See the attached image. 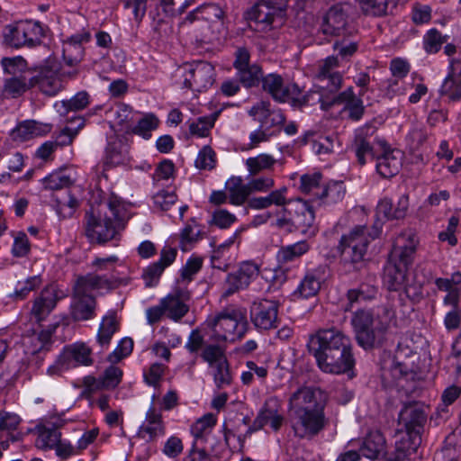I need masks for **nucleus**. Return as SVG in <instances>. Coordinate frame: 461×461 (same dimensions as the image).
<instances>
[{
  "label": "nucleus",
  "instance_id": "obj_26",
  "mask_svg": "<svg viewBox=\"0 0 461 461\" xmlns=\"http://www.w3.org/2000/svg\"><path fill=\"white\" fill-rule=\"evenodd\" d=\"M347 25V14L341 4L332 5L323 15L320 30L326 36H339Z\"/></svg>",
  "mask_w": 461,
  "mask_h": 461
},
{
  "label": "nucleus",
  "instance_id": "obj_12",
  "mask_svg": "<svg viewBox=\"0 0 461 461\" xmlns=\"http://www.w3.org/2000/svg\"><path fill=\"white\" fill-rule=\"evenodd\" d=\"M233 68L240 84L246 88L258 86L262 78L263 71L259 65L250 62V51L246 47H238L234 53Z\"/></svg>",
  "mask_w": 461,
  "mask_h": 461
},
{
  "label": "nucleus",
  "instance_id": "obj_28",
  "mask_svg": "<svg viewBox=\"0 0 461 461\" xmlns=\"http://www.w3.org/2000/svg\"><path fill=\"white\" fill-rule=\"evenodd\" d=\"M375 131L376 128L373 124L366 123L360 127L356 132L352 147L357 162L361 166L366 163L367 158L374 157L373 147L369 139L375 134Z\"/></svg>",
  "mask_w": 461,
  "mask_h": 461
},
{
  "label": "nucleus",
  "instance_id": "obj_55",
  "mask_svg": "<svg viewBox=\"0 0 461 461\" xmlns=\"http://www.w3.org/2000/svg\"><path fill=\"white\" fill-rule=\"evenodd\" d=\"M201 357L203 361L207 362L212 367L221 361L227 360L224 350L218 345H208L204 347Z\"/></svg>",
  "mask_w": 461,
  "mask_h": 461
},
{
  "label": "nucleus",
  "instance_id": "obj_51",
  "mask_svg": "<svg viewBox=\"0 0 461 461\" xmlns=\"http://www.w3.org/2000/svg\"><path fill=\"white\" fill-rule=\"evenodd\" d=\"M271 104L268 101H259L255 104L249 110V116L253 117L254 120L260 122L261 128L267 130L270 115Z\"/></svg>",
  "mask_w": 461,
  "mask_h": 461
},
{
  "label": "nucleus",
  "instance_id": "obj_37",
  "mask_svg": "<svg viewBox=\"0 0 461 461\" xmlns=\"http://www.w3.org/2000/svg\"><path fill=\"white\" fill-rule=\"evenodd\" d=\"M89 95L86 91L77 93L68 100H62L55 104L57 112L61 116H68L69 112H77L85 109L89 104Z\"/></svg>",
  "mask_w": 461,
  "mask_h": 461
},
{
  "label": "nucleus",
  "instance_id": "obj_46",
  "mask_svg": "<svg viewBox=\"0 0 461 461\" xmlns=\"http://www.w3.org/2000/svg\"><path fill=\"white\" fill-rule=\"evenodd\" d=\"M161 300L162 304L165 306L167 317L175 321H180L189 311V306L186 303L180 302L172 296H166Z\"/></svg>",
  "mask_w": 461,
  "mask_h": 461
},
{
  "label": "nucleus",
  "instance_id": "obj_1",
  "mask_svg": "<svg viewBox=\"0 0 461 461\" xmlns=\"http://www.w3.org/2000/svg\"><path fill=\"white\" fill-rule=\"evenodd\" d=\"M306 347L324 373L339 375L354 367L351 340L336 328L320 329L309 335Z\"/></svg>",
  "mask_w": 461,
  "mask_h": 461
},
{
  "label": "nucleus",
  "instance_id": "obj_7",
  "mask_svg": "<svg viewBox=\"0 0 461 461\" xmlns=\"http://www.w3.org/2000/svg\"><path fill=\"white\" fill-rule=\"evenodd\" d=\"M43 37L44 30L39 22H18L5 27V41L16 49L23 46L35 47L41 44Z\"/></svg>",
  "mask_w": 461,
  "mask_h": 461
},
{
  "label": "nucleus",
  "instance_id": "obj_50",
  "mask_svg": "<svg viewBox=\"0 0 461 461\" xmlns=\"http://www.w3.org/2000/svg\"><path fill=\"white\" fill-rule=\"evenodd\" d=\"M72 184L70 176L63 172H53L43 179L44 188L52 191L67 188Z\"/></svg>",
  "mask_w": 461,
  "mask_h": 461
},
{
  "label": "nucleus",
  "instance_id": "obj_17",
  "mask_svg": "<svg viewBox=\"0 0 461 461\" xmlns=\"http://www.w3.org/2000/svg\"><path fill=\"white\" fill-rule=\"evenodd\" d=\"M327 270L326 265H319L307 270L293 295L301 299L315 296L321 289V283L326 279Z\"/></svg>",
  "mask_w": 461,
  "mask_h": 461
},
{
  "label": "nucleus",
  "instance_id": "obj_53",
  "mask_svg": "<svg viewBox=\"0 0 461 461\" xmlns=\"http://www.w3.org/2000/svg\"><path fill=\"white\" fill-rule=\"evenodd\" d=\"M339 65V59L334 56H330L321 60L316 69L315 79H324L327 77H331L332 74H341L340 72L337 71Z\"/></svg>",
  "mask_w": 461,
  "mask_h": 461
},
{
  "label": "nucleus",
  "instance_id": "obj_61",
  "mask_svg": "<svg viewBox=\"0 0 461 461\" xmlns=\"http://www.w3.org/2000/svg\"><path fill=\"white\" fill-rule=\"evenodd\" d=\"M31 251V244L27 235L24 232H19L14 237L12 254L15 258H24L29 255Z\"/></svg>",
  "mask_w": 461,
  "mask_h": 461
},
{
  "label": "nucleus",
  "instance_id": "obj_47",
  "mask_svg": "<svg viewBox=\"0 0 461 461\" xmlns=\"http://www.w3.org/2000/svg\"><path fill=\"white\" fill-rule=\"evenodd\" d=\"M316 82V88L323 91L329 96H334L339 95L338 92L342 86L343 76L342 74H332L331 77L317 79Z\"/></svg>",
  "mask_w": 461,
  "mask_h": 461
},
{
  "label": "nucleus",
  "instance_id": "obj_30",
  "mask_svg": "<svg viewBox=\"0 0 461 461\" xmlns=\"http://www.w3.org/2000/svg\"><path fill=\"white\" fill-rule=\"evenodd\" d=\"M360 454L371 460H378L385 455V439L379 431H373L364 438L360 447Z\"/></svg>",
  "mask_w": 461,
  "mask_h": 461
},
{
  "label": "nucleus",
  "instance_id": "obj_63",
  "mask_svg": "<svg viewBox=\"0 0 461 461\" xmlns=\"http://www.w3.org/2000/svg\"><path fill=\"white\" fill-rule=\"evenodd\" d=\"M197 225L186 224L180 234V245L182 250H187L189 245L195 243L200 238V230Z\"/></svg>",
  "mask_w": 461,
  "mask_h": 461
},
{
  "label": "nucleus",
  "instance_id": "obj_52",
  "mask_svg": "<svg viewBox=\"0 0 461 461\" xmlns=\"http://www.w3.org/2000/svg\"><path fill=\"white\" fill-rule=\"evenodd\" d=\"M41 279L39 276L27 278L24 282H18L14 294L11 295L14 300H23L27 297L30 292L41 285Z\"/></svg>",
  "mask_w": 461,
  "mask_h": 461
},
{
  "label": "nucleus",
  "instance_id": "obj_57",
  "mask_svg": "<svg viewBox=\"0 0 461 461\" xmlns=\"http://www.w3.org/2000/svg\"><path fill=\"white\" fill-rule=\"evenodd\" d=\"M215 152L210 146H204L199 151L195 159V167L199 169L210 170L215 167Z\"/></svg>",
  "mask_w": 461,
  "mask_h": 461
},
{
  "label": "nucleus",
  "instance_id": "obj_42",
  "mask_svg": "<svg viewBox=\"0 0 461 461\" xmlns=\"http://www.w3.org/2000/svg\"><path fill=\"white\" fill-rule=\"evenodd\" d=\"M391 0H357L361 12L371 17H383L388 14Z\"/></svg>",
  "mask_w": 461,
  "mask_h": 461
},
{
  "label": "nucleus",
  "instance_id": "obj_45",
  "mask_svg": "<svg viewBox=\"0 0 461 461\" xmlns=\"http://www.w3.org/2000/svg\"><path fill=\"white\" fill-rule=\"evenodd\" d=\"M68 121L70 123L76 122L77 125L75 127L67 126L59 132L55 141L57 147L71 144L74 138L78 133L79 130L85 126L86 122L83 117H72L71 119H68Z\"/></svg>",
  "mask_w": 461,
  "mask_h": 461
},
{
  "label": "nucleus",
  "instance_id": "obj_34",
  "mask_svg": "<svg viewBox=\"0 0 461 461\" xmlns=\"http://www.w3.org/2000/svg\"><path fill=\"white\" fill-rule=\"evenodd\" d=\"M57 300L53 289H44L34 301L32 309V315L38 321L44 320L56 306Z\"/></svg>",
  "mask_w": 461,
  "mask_h": 461
},
{
  "label": "nucleus",
  "instance_id": "obj_23",
  "mask_svg": "<svg viewBox=\"0 0 461 461\" xmlns=\"http://www.w3.org/2000/svg\"><path fill=\"white\" fill-rule=\"evenodd\" d=\"M284 420V416L278 413L277 400L270 398L266 401L263 408L254 420L253 425L248 429V433L260 429L268 423L273 430L278 431L283 425Z\"/></svg>",
  "mask_w": 461,
  "mask_h": 461
},
{
  "label": "nucleus",
  "instance_id": "obj_16",
  "mask_svg": "<svg viewBox=\"0 0 461 461\" xmlns=\"http://www.w3.org/2000/svg\"><path fill=\"white\" fill-rule=\"evenodd\" d=\"M427 420V414L416 403L405 404L399 413V425L411 437H420Z\"/></svg>",
  "mask_w": 461,
  "mask_h": 461
},
{
  "label": "nucleus",
  "instance_id": "obj_62",
  "mask_svg": "<svg viewBox=\"0 0 461 461\" xmlns=\"http://www.w3.org/2000/svg\"><path fill=\"white\" fill-rule=\"evenodd\" d=\"M133 348V340L131 338L122 339L116 348L108 356V360L115 363L129 356Z\"/></svg>",
  "mask_w": 461,
  "mask_h": 461
},
{
  "label": "nucleus",
  "instance_id": "obj_18",
  "mask_svg": "<svg viewBox=\"0 0 461 461\" xmlns=\"http://www.w3.org/2000/svg\"><path fill=\"white\" fill-rule=\"evenodd\" d=\"M393 203L388 197L382 198L375 208L376 221L375 224L380 226L384 221L403 219L409 208V195L404 194L401 195L396 203V211H393Z\"/></svg>",
  "mask_w": 461,
  "mask_h": 461
},
{
  "label": "nucleus",
  "instance_id": "obj_29",
  "mask_svg": "<svg viewBox=\"0 0 461 461\" xmlns=\"http://www.w3.org/2000/svg\"><path fill=\"white\" fill-rule=\"evenodd\" d=\"M61 423L46 422L36 427L38 438L36 447L42 450H50L57 446L61 438L59 428Z\"/></svg>",
  "mask_w": 461,
  "mask_h": 461
},
{
  "label": "nucleus",
  "instance_id": "obj_32",
  "mask_svg": "<svg viewBox=\"0 0 461 461\" xmlns=\"http://www.w3.org/2000/svg\"><path fill=\"white\" fill-rule=\"evenodd\" d=\"M376 171L384 178L395 176L402 167V158L399 150H385L376 158Z\"/></svg>",
  "mask_w": 461,
  "mask_h": 461
},
{
  "label": "nucleus",
  "instance_id": "obj_27",
  "mask_svg": "<svg viewBox=\"0 0 461 461\" xmlns=\"http://www.w3.org/2000/svg\"><path fill=\"white\" fill-rule=\"evenodd\" d=\"M92 350L85 343H75L64 348L59 355V363L68 368L93 364Z\"/></svg>",
  "mask_w": 461,
  "mask_h": 461
},
{
  "label": "nucleus",
  "instance_id": "obj_19",
  "mask_svg": "<svg viewBox=\"0 0 461 461\" xmlns=\"http://www.w3.org/2000/svg\"><path fill=\"white\" fill-rule=\"evenodd\" d=\"M310 246L306 241H299L282 247L276 254L278 267L275 271L273 280L279 285L285 282L287 277L284 266L301 258L303 254L308 252Z\"/></svg>",
  "mask_w": 461,
  "mask_h": 461
},
{
  "label": "nucleus",
  "instance_id": "obj_24",
  "mask_svg": "<svg viewBox=\"0 0 461 461\" xmlns=\"http://www.w3.org/2000/svg\"><path fill=\"white\" fill-rule=\"evenodd\" d=\"M32 88L37 87L48 96L56 95L62 88L61 80L56 70L50 67H42L37 74L30 77Z\"/></svg>",
  "mask_w": 461,
  "mask_h": 461
},
{
  "label": "nucleus",
  "instance_id": "obj_6",
  "mask_svg": "<svg viewBox=\"0 0 461 461\" xmlns=\"http://www.w3.org/2000/svg\"><path fill=\"white\" fill-rule=\"evenodd\" d=\"M110 285L105 276L88 274L77 278L73 292V303L71 314L75 321H87L95 317L96 306L95 298L91 292Z\"/></svg>",
  "mask_w": 461,
  "mask_h": 461
},
{
  "label": "nucleus",
  "instance_id": "obj_15",
  "mask_svg": "<svg viewBox=\"0 0 461 461\" xmlns=\"http://www.w3.org/2000/svg\"><path fill=\"white\" fill-rule=\"evenodd\" d=\"M283 14L282 7H276L271 5V1H262L256 4L248 13V19L255 23L257 31L267 32L273 28L276 19L281 18Z\"/></svg>",
  "mask_w": 461,
  "mask_h": 461
},
{
  "label": "nucleus",
  "instance_id": "obj_2",
  "mask_svg": "<svg viewBox=\"0 0 461 461\" xmlns=\"http://www.w3.org/2000/svg\"><path fill=\"white\" fill-rule=\"evenodd\" d=\"M325 405L323 393L312 386H301L290 395L288 409L296 437L312 438L324 429L328 424Z\"/></svg>",
  "mask_w": 461,
  "mask_h": 461
},
{
  "label": "nucleus",
  "instance_id": "obj_5",
  "mask_svg": "<svg viewBox=\"0 0 461 461\" xmlns=\"http://www.w3.org/2000/svg\"><path fill=\"white\" fill-rule=\"evenodd\" d=\"M380 234V226L357 225L341 236L338 245L339 264L346 272L358 271L365 263L367 249Z\"/></svg>",
  "mask_w": 461,
  "mask_h": 461
},
{
  "label": "nucleus",
  "instance_id": "obj_48",
  "mask_svg": "<svg viewBox=\"0 0 461 461\" xmlns=\"http://www.w3.org/2000/svg\"><path fill=\"white\" fill-rule=\"evenodd\" d=\"M233 243V239L221 244L213 250L211 257V264L213 268L226 271L230 264V257H227L230 246Z\"/></svg>",
  "mask_w": 461,
  "mask_h": 461
},
{
  "label": "nucleus",
  "instance_id": "obj_3",
  "mask_svg": "<svg viewBox=\"0 0 461 461\" xmlns=\"http://www.w3.org/2000/svg\"><path fill=\"white\" fill-rule=\"evenodd\" d=\"M110 211V215L102 209L97 212L91 208L86 213L85 233L91 243L104 245L112 240H119L129 219L121 199L111 194L104 204Z\"/></svg>",
  "mask_w": 461,
  "mask_h": 461
},
{
  "label": "nucleus",
  "instance_id": "obj_36",
  "mask_svg": "<svg viewBox=\"0 0 461 461\" xmlns=\"http://www.w3.org/2000/svg\"><path fill=\"white\" fill-rule=\"evenodd\" d=\"M119 329V322L117 321V314L115 312H109L104 316L97 332V342L101 347H107L113 334Z\"/></svg>",
  "mask_w": 461,
  "mask_h": 461
},
{
  "label": "nucleus",
  "instance_id": "obj_49",
  "mask_svg": "<svg viewBox=\"0 0 461 461\" xmlns=\"http://www.w3.org/2000/svg\"><path fill=\"white\" fill-rule=\"evenodd\" d=\"M212 376L213 381L218 389H222L229 386L232 383V375L230 371L228 361H221L213 367Z\"/></svg>",
  "mask_w": 461,
  "mask_h": 461
},
{
  "label": "nucleus",
  "instance_id": "obj_8",
  "mask_svg": "<svg viewBox=\"0 0 461 461\" xmlns=\"http://www.w3.org/2000/svg\"><path fill=\"white\" fill-rule=\"evenodd\" d=\"M289 215L290 226L303 235L314 236L318 231L315 212L310 202L301 198L289 201L283 209Z\"/></svg>",
  "mask_w": 461,
  "mask_h": 461
},
{
  "label": "nucleus",
  "instance_id": "obj_38",
  "mask_svg": "<svg viewBox=\"0 0 461 461\" xmlns=\"http://www.w3.org/2000/svg\"><path fill=\"white\" fill-rule=\"evenodd\" d=\"M378 293L377 287L369 284L363 283L358 287L349 289L347 292V299L349 307L354 303L371 301L375 298Z\"/></svg>",
  "mask_w": 461,
  "mask_h": 461
},
{
  "label": "nucleus",
  "instance_id": "obj_20",
  "mask_svg": "<svg viewBox=\"0 0 461 461\" xmlns=\"http://www.w3.org/2000/svg\"><path fill=\"white\" fill-rule=\"evenodd\" d=\"M344 104L343 110L348 112V119L359 121L365 113V106L360 97H357L352 87L334 95L332 100L325 103L324 108H332L335 105Z\"/></svg>",
  "mask_w": 461,
  "mask_h": 461
},
{
  "label": "nucleus",
  "instance_id": "obj_56",
  "mask_svg": "<svg viewBox=\"0 0 461 461\" xmlns=\"http://www.w3.org/2000/svg\"><path fill=\"white\" fill-rule=\"evenodd\" d=\"M122 370L115 366H108L104 372L102 379V384L104 389H114L121 383L122 378Z\"/></svg>",
  "mask_w": 461,
  "mask_h": 461
},
{
  "label": "nucleus",
  "instance_id": "obj_40",
  "mask_svg": "<svg viewBox=\"0 0 461 461\" xmlns=\"http://www.w3.org/2000/svg\"><path fill=\"white\" fill-rule=\"evenodd\" d=\"M30 88H32L30 78L27 79L25 76H14L5 79L3 94L7 97L16 98Z\"/></svg>",
  "mask_w": 461,
  "mask_h": 461
},
{
  "label": "nucleus",
  "instance_id": "obj_60",
  "mask_svg": "<svg viewBox=\"0 0 461 461\" xmlns=\"http://www.w3.org/2000/svg\"><path fill=\"white\" fill-rule=\"evenodd\" d=\"M1 65L5 73L15 76L19 72L24 71L27 66L26 60L21 57L3 58Z\"/></svg>",
  "mask_w": 461,
  "mask_h": 461
},
{
  "label": "nucleus",
  "instance_id": "obj_41",
  "mask_svg": "<svg viewBox=\"0 0 461 461\" xmlns=\"http://www.w3.org/2000/svg\"><path fill=\"white\" fill-rule=\"evenodd\" d=\"M346 188L344 183L336 181L329 183L322 190L321 194H314L324 203L330 204L341 201L345 195Z\"/></svg>",
  "mask_w": 461,
  "mask_h": 461
},
{
  "label": "nucleus",
  "instance_id": "obj_21",
  "mask_svg": "<svg viewBox=\"0 0 461 461\" xmlns=\"http://www.w3.org/2000/svg\"><path fill=\"white\" fill-rule=\"evenodd\" d=\"M165 433L166 426L161 411L157 410L152 402L146 412L143 423L139 429L138 436L145 441L150 442L156 440L158 437L164 436Z\"/></svg>",
  "mask_w": 461,
  "mask_h": 461
},
{
  "label": "nucleus",
  "instance_id": "obj_43",
  "mask_svg": "<svg viewBox=\"0 0 461 461\" xmlns=\"http://www.w3.org/2000/svg\"><path fill=\"white\" fill-rule=\"evenodd\" d=\"M276 159L268 154L262 153L246 159L245 165L250 176H257L264 170L271 169Z\"/></svg>",
  "mask_w": 461,
  "mask_h": 461
},
{
  "label": "nucleus",
  "instance_id": "obj_64",
  "mask_svg": "<svg viewBox=\"0 0 461 461\" xmlns=\"http://www.w3.org/2000/svg\"><path fill=\"white\" fill-rule=\"evenodd\" d=\"M321 174L315 172L313 174H305L301 176L300 190L304 194H316L314 192L320 185Z\"/></svg>",
  "mask_w": 461,
  "mask_h": 461
},
{
  "label": "nucleus",
  "instance_id": "obj_35",
  "mask_svg": "<svg viewBox=\"0 0 461 461\" xmlns=\"http://www.w3.org/2000/svg\"><path fill=\"white\" fill-rule=\"evenodd\" d=\"M230 203L233 205L243 204L250 195L248 183L244 184L241 176H231L225 184Z\"/></svg>",
  "mask_w": 461,
  "mask_h": 461
},
{
  "label": "nucleus",
  "instance_id": "obj_31",
  "mask_svg": "<svg viewBox=\"0 0 461 461\" xmlns=\"http://www.w3.org/2000/svg\"><path fill=\"white\" fill-rule=\"evenodd\" d=\"M333 96L327 95L323 91L317 88V90H310L306 94H302V89L298 86V94L292 95L290 104L294 108L302 109L305 106H311L317 104H321V109L329 111L330 108H324L327 101L332 100Z\"/></svg>",
  "mask_w": 461,
  "mask_h": 461
},
{
  "label": "nucleus",
  "instance_id": "obj_4",
  "mask_svg": "<svg viewBox=\"0 0 461 461\" xmlns=\"http://www.w3.org/2000/svg\"><path fill=\"white\" fill-rule=\"evenodd\" d=\"M394 317L395 312L389 303L356 311L350 322L357 345L366 350L382 346Z\"/></svg>",
  "mask_w": 461,
  "mask_h": 461
},
{
  "label": "nucleus",
  "instance_id": "obj_59",
  "mask_svg": "<svg viewBox=\"0 0 461 461\" xmlns=\"http://www.w3.org/2000/svg\"><path fill=\"white\" fill-rule=\"evenodd\" d=\"M216 423L212 414H206L199 419L192 427L191 432L194 438H203L206 431L212 429Z\"/></svg>",
  "mask_w": 461,
  "mask_h": 461
},
{
  "label": "nucleus",
  "instance_id": "obj_14",
  "mask_svg": "<svg viewBox=\"0 0 461 461\" xmlns=\"http://www.w3.org/2000/svg\"><path fill=\"white\" fill-rule=\"evenodd\" d=\"M258 274L259 267L258 264L252 261L241 263L236 272L227 276L224 295L229 296L240 290L247 288Z\"/></svg>",
  "mask_w": 461,
  "mask_h": 461
},
{
  "label": "nucleus",
  "instance_id": "obj_10",
  "mask_svg": "<svg viewBox=\"0 0 461 461\" xmlns=\"http://www.w3.org/2000/svg\"><path fill=\"white\" fill-rule=\"evenodd\" d=\"M178 73L183 77V86L194 91L202 92L214 82V67L206 61L185 64L179 68Z\"/></svg>",
  "mask_w": 461,
  "mask_h": 461
},
{
  "label": "nucleus",
  "instance_id": "obj_54",
  "mask_svg": "<svg viewBox=\"0 0 461 461\" xmlns=\"http://www.w3.org/2000/svg\"><path fill=\"white\" fill-rule=\"evenodd\" d=\"M203 266V258L193 256L187 259L185 266L181 268L180 281L189 283L194 276L201 270Z\"/></svg>",
  "mask_w": 461,
  "mask_h": 461
},
{
  "label": "nucleus",
  "instance_id": "obj_44",
  "mask_svg": "<svg viewBox=\"0 0 461 461\" xmlns=\"http://www.w3.org/2000/svg\"><path fill=\"white\" fill-rule=\"evenodd\" d=\"M158 125L159 120L155 114L146 113L138 121L137 124L131 129V132L145 140H149L151 138L152 131H155Z\"/></svg>",
  "mask_w": 461,
  "mask_h": 461
},
{
  "label": "nucleus",
  "instance_id": "obj_58",
  "mask_svg": "<svg viewBox=\"0 0 461 461\" xmlns=\"http://www.w3.org/2000/svg\"><path fill=\"white\" fill-rule=\"evenodd\" d=\"M446 41L445 36H442L438 30L431 29L424 37V49L429 53H436Z\"/></svg>",
  "mask_w": 461,
  "mask_h": 461
},
{
  "label": "nucleus",
  "instance_id": "obj_9",
  "mask_svg": "<svg viewBox=\"0 0 461 461\" xmlns=\"http://www.w3.org/2000/svg\"><path fill=\"white\" fill-rule=\"evenodd\" d=\"M414 357L401 360L399 356H395L389 370L396 385L406 393H415L422 380V373L414 366Z\"/></svg>",
  "mask_w": 461,
  "mask_h": 461
},
{
  "label": "nucleus",
  "instance_id": "obj_11",
  "mask_svg": "<svg viewBox=\"0 0 461 461\" xmlns=\"http://www.w3.org/2000/svg\"><path fill=\"white\" fill-rule=\"evenodd\" d=\"M277 300L258 299L250 306V321L256 329L269 330L276 329L280 323L279 308Z\"/></svg>",
  "mask_w": 461,
  "mask_h": 461
},
{
  "label": "nucleus",
  "instance_id": "obj_22",
  "mask_svg": "<svg viewBox=\"0 0 461 461\" xmlns=\"http://www.w3.org/2000/svg\"><path fill=\"white\" fill-rule=\"evenodd\" d=\"M261 82L263 89L280 103L290 102L292 95L298 94L296 83L284 85L283 78L276 74L263 77Z\"/></svg>",
  "mask_w": 461,
  "mask_h": 461
},
{
  "label": "nucleus",
  "instance_id": "obj_25",
  "mask_svg": "<svg viewBox=\"0 0 461 461\" xmlns=\"http://www.w3.org/2000/svg\"><path fill=\"white\" fill-rule=\"evenodd\" d=\"M241 318L242 314L240 311L227 309L213 319L211 326L220 340L227 341L235 334Z\"/></svg>",
  "mask_w": 461,
  "mask_h": 461
},
{
  "label": "nucleus",
  "instance_id": "obj_13",
  "mask_svg": "<svg viewBox=\"0 0 461 461\" xmlns=\"http://www.w3.org/2000/svg\"><path fill=\"white\" fill-rule=\"evenodd\" d=\"M418 243L417 235L411 230L401 232L393 242V261L408 268L413 262Z\"/></svg>",
  "mask_w": 461,
  "mask_h": 461
},
{
  "label": "nucleus",
  "instance_id": "obj_39",
  "mask_svg": "<svg viewBox=\"0 0 461 461\" xmlns=\"http://www.w3.org/2000/svg\"><path fill=\"white\" fill-rule=\"evenodd\" d=\"M219 116V113L215 112L207 116H201L189 123V132L192 136L198 138H205L210 134L214 123Z\"/></svg>",
  "mask_w": 461,
  "mask_h": 461
},
{
  "label": "nucleus",
  "instance_id": "obj_33",
  "mask_svg": "<svg viewBox=\"0 0 461 461\" xmlns=\"http://www.w3.org/2000/svg\"><path fill=\"white\" fill-rule=\"evenodd\" d=\"M407 267L399 265L397 262L390 261L384 267V284L388 290L398 291L407 282Z\"/></svg>",
  "mask_w": 461,
  "mask_h": 461
}]
</instances>
